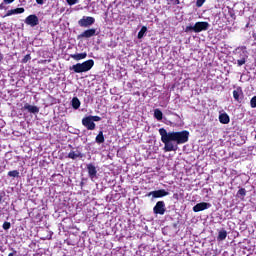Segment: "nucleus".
I'll use <instances>...</instances> for the list:
<instances>
[{"mask_svg": "<svg viewBox=\"0 0 256 256\" xmlns=\"http://www.w3.org/2000/svg\"><path fill=\"white\" fill-rule=\"evenodd\" d=\"M14 255H15V253H13V252L8 254V256H14Z\"/></svg>", "mask_w": 256, "mask_h": 256, "instance_id": "37", "label": "nucleus"}, {"mask_svg": "<svg viewBox=\"0 0 256 256\" xmlns=\"http://www.w3.org/2000/svg\"><path fill=\"white\" fill-rule=\"evenodd\" d=\"M96 143H105V136H103V131H100L95 139Z\"/></svg>", "mask_w": 256, "mask_h": 256, "instance_id": "20", "label": "nucleus"}, {"mask_svg": "<svg viewBox=\"0 0 256 256\" xmlns=\"http://www.w3.org/2000/svg\"><path fill=\"white\" fill-rule=\"evenodd\" d=\"M30 59H31V55L27 54V55L23 58V63H27Z\"/></svg>", "mask_w": 256, "mask_h": 256, "instance_id": "32", "label": "nucleus"}, {"mask_svg": "<svg viewBox=\"0 0 256 256\" xmlns=\"http://www.w3.org/2000/svg\"><path fill=\"white\" fill-rule=\"evenodd\" d=\"M247 56L242 57L241 59L237 60L238 67H242V65H245Z\"/></svg>", "mask_w": 256, "mask_h": 256, "instance_id": "23", "label": "nucleus"}, {"mask_svg": "<svg viewBox=\"0 0 256 256\" xmlns=\"http://www.w3.org/2000/svg\"><path fill=\"white\" fill-rule=\"evenodd\" d=\"M218 241H225L227 239V231L226 230H220L218 233Z\"/></svg>", "mask_w": 256, "mask_h": 256, "instance_id": "19", "label": "nucleus"}, {"mask_svg": "<svg viewBox=\"0 0 256 256\" xmlns=\"http://www.w3.org/2000/svg\"><path fill=\"white\" fill-rule=\"evenodd\" d=\"M0 9H5V6L2 4H0Z\"/></svg>", "mask_w": 256, "mask_h": 256, "instance_id": "36", "label": "nucleus"}, {"mask_svg": "<svg viewBox=\"0 0 256 256\" xmlns=\"http://www.w3.org/2000/svg\"><path fill=\"white\" fill-rule=\"evenodd\" d=\"M159 135L162 143H164V151L170 153L171 151H177L179 145L187 143L189 141V131L184 130L180 132H167L165 128L159 129Z\"/></svg>", "mask_w": 256, "mask_h": 256, "instance_id": "1", "label": "nucleus"}, {"mask_svg": "<svg viewBox=\"0 0 256 256\" xmlns=\"http://www.w3.org/2000/svg\"><path fill=\"white\" fill-rule=\"evenodd\" d=\"M166 211L167 208L165 207L164 201H158L153 208V213H155V215H165Z\"/></svg>", "mask_w": 256, "mask_h": 256, "instance_id": "3", "label": "nucleus"}, {"mask_svg": "<svg viewBox=\"0 0 256 256\" xmlns=\"http://www.w3.org/2000/svg\"><path fill=\"white\" fill-rule=\"evenodd\" d=\"M180 3H181V1H179V0H173L174 5H179Z\"/></svg>", "mask_w": 256, "mask_h": 256, "instance_id": "34", "label": "nucleus"}, {"mask_svg": "<svg viewBox=\"0 0 256 256\" xmlns=\"http://www.w3.org/2000/svg\"><path fill=\"white\" fill-rule=\"evenodd\" d=\"M1 201H3V197L0 196V204H1Z\"/></svg>", "mask_w": 256, "mask_h": 256, "instance_id": "38", "label": "nucleus"}, {"mask_svg": "<svg viewBox=\"0 0 256 256\" xmlns=\"http://www.w3.org/2000/svg\"><path fill=\"white\" fill-rule=\"evenodd\" d=\"M233 98L237 103H241V101H243V90L241 87H238L233 91Z\"/></svg>", "mask_w": 256, "mask_h": 256, "instance_id": "11", "label": "nucleus"}, {"mask_svg": "<svg viewBox=\"0 0 256 256\" xmlns=\"http://www.w3.org/2000/svg\"><path fill=\"white\" fill-rule=\"evenodd\" d=\"M79 157H83V155L81 154V151L79 150H71L69 153H68V159H79Z\"/></svg>", "mask_w": 256, "mask_h": 256, "instance_id": "15", "label": "nucleus"}, {"mask_svg": "<svg viewBox=\"0 0 256 256\" xmlns=\"http://www.w3.org/2000/svg\"><path fill=\"white\" fill-rule=\"evenodd\" d=\"M13 1H15V0H4V3L11 4V3H13Z\"/></svg>", "mask_w": 256, "mask_h": 256, "instance_id": "33", "label": "nucleus"}, {"mask_svg": "<svg viewBox=\"0 0 256 256\" xmlns=\"http://www.w3.org/2000/svg\"><path fill=\"white\" fill-rule=\"evenodd\" d=\"M71 59H74V61H81L82 59H87V52L79 53V54H71Z\"/></svg>", "mask_w": 256, "mask_h": 256, "instance_id": "16", "label": "nucleus"}, {"mask_svg": "<svg viewBox=\"0 0 256 256\" xmlns=\"http://www.w3.org/2000/svg\"><path fill=\"white\" fill-rule=\"evenodd\" d=\"M24 109L28 112V113H33L34 115L39 113V107L37 106H33L31 104H25L24 105Z\"/></svg>", "mask_w": 256, "mask_h": 256, "instance_id": "14", "label": "nucleus"}, {"mask_svg": "<svg viewBox=\"0 0 256 256\" xmlns=\"http://www.w3.org/2000/svg\"><path fill=\"white\" fill-rule=\"evenodd\" d=\"M211 204L207 202L198 203L193 207L194 213H199V211H205V209H209Z\"/></svg>", "mask_w": 256, "mask_h": 256, "instance_id": "10", "label": "nucleus"}, {"mask_svg": "<svg viewBox=\"0 0 256 256\" xmlns=\"http://www.w3.org/2000/svg\"><path fill=\"white\" fill-rule=\"evenodd\" d=\"M209 29L208 22H196L194 24V33H201V31H207Z\"/></svg>", "mask_w": 256, "mask_h": 256, "instance_id": "8", "label": "nucleus"}, {"mask_svg": "<svg viewBox=\"0 0 256 256\" xmlns=\"http://www.w3.org/2000/svg\"><path fill=\"white\" fill-rule=\"evenodd\" d=\"M169 192L165 189L155 190L148 193V197H153V199H161V197H167Z\"/></svg>", "mask_w": 256, "mask_h": 256, "instance_id": "4", "label": "nucleus"}, {"mask_svg": "<svg viewBox=\"0 0 256 256\" xmlns=\"http://www.w3.org/2000/svg\"><path fill=\"white\" fill-rule=\"evenodd\" d=\"M68 5H76V3H79V0H66Z\"/></svg>", "mask_w": 256, "mask_h": 256, "instance_id": "30", "label": "nucleus"}, {"mask_svg": "<svg viewBox=\"0 0 256 256\" xmlns=\"http://www.w3.org/2000/svg\"><path fill=\"white\" fill-rule=\"evenodd\" d=\"M90 119H92V121H93V123H94V121H101V117H99V116H90Z\"/></svg>", "mask_w": 256, "mask_h": 256, "instance_id": "31", "label": "nucleus"}, {"mask_svg": "<svg viewBox=\"0 0 256 256\" xmlns=\"http://www.w3.org/2000/svg\"><path fill=\"white\" fill-rule=\"evenodd\" d=\"M87 171L89 178L91 179V181H93L97 177V167H95V165L91 163L87 164Z\"/></svg>", "mask_w": 256, "mask_h": 256, "instance_id": "9", "label": "nucleus"}, {"mask_svg": "<svg viewBox=\"0 0 256 256\" xmlns=\"http://www.w3.org/2000/svg\"><path fill=\"white\" fill-rule=\"evenodd\" d=\"M2 228L4 229V231H9V229H11V223L10 222H4L2 225Z\"/></svg>", "mask_w": 256, "mask_h": 256, "instance_id": "25", "label": "nucleus"}, {"mask_svg": "<svg viewBox=\"0 0 256 256\" xmlns=\"http://www.w3.org/2000/svg\"><path fill=\"white\" fill-rule=\"evenodd\" d=\"M82 125L85 126L88 131H94L96 127L95 122H93L90 116L84 117L82 119Z\"/></svg>", "mask_w": 256, "mask_h": 256, "instance_id": "6", "label": "nucleus"}, {"mask_svg": "<svg viewBox=\"0 0 256 256\" xmlns=\"http://www.w3.org/2000/svg\"><path fill=\"white\" fill-rule=\"evenodd\" d=\"M154 117L157 119V121H161L163 119V112L159 109L154 110Z\"/></svg>", "mask_w": 256, "mask_h": 256, "instance_id": "21", "label": "nucleus"}, {"mask_svg": "<svg viewBox=\"0 0 256 256\" xmlns=\"http://www.w3.org/2000/svg\"><path fill=\"white\" fill-rule=\"evenodd\" d=\"M21 13H25V8H16L8 10L3 17H11V15H20Z\"/></svg>", "mask_w": 256, "mask_h": 256, "instance_id": "13", "label": "nucleus"}, {"mask_svg": "<svg viewBox=\"0 0 256 256\" xmlns=\"http://www.w3.org/2000/svg\"><path fill=\"white\" fill-rule=\"evenodd\" d=\"M250 106L252 109L256 108V96H253L250 100Z\"/></svg>", "mask_w": 256, "mask_h": 256, "instance_id": "26", "label": "nucleus"}, {"mask_svg": "<svg viewBox=\"0 0 256 256\" xmlns=\"http://www.w3.org/2000/svg\"><path fill=\"white\" fill-rule=\"evenodd\" d=\"M93 65H95V61L90 59L83 63H77L71 66L70 71H74V73H87V71H91V69H93Z\"/></svg>", "mask_w": 256, "mask_h": 256, "instance_id": "2", "label": "nucleus"}, {"mask_svg": "<svg viewBox=\"0 0 256 256\" xmlns=\"http://www.w3.org/2000/svg\"><path fill=\"white\" fill-rule=\"evenodd\" d=\"M8 177H19V171L14 170V171L8 172Z\"/></svg>", "mask_w": 256, "mask_h": 256, "instance_id": "24", "label": "nucleus"}, {"mask_svg": "<svg viewBox=\"0 0 256 256\" xmlns=\"http://www.w3.org/2000/svg\"><path fill=\"white\" fill-rule=\"evenodd\" d=\"M93 23H95V18L91 16H84L82 19L78 21V25H80V27H91Z\"/></svg>", "mask_w": 256, "mask_h": 256, "instance_id": "5", "label": "nucleus"}, {"mask_svg": "<svg viewBox=\"0 0 256 256\" xmlns=\"http://www.w3.org/2000/svg\"><path fill=\"white\" fill-rule=\"evenodd\" d=\"M219 121L223 125H227V124H229L231 119L229 118V115L227 113H222V114L219 115Z\"/></svg>", "mask_w": 256, "mask_h": 256, "instance_id": "17", "label": "nucleus"}, {"mask_svg": "<svg viewBox=\"0 0 256 256\" xmlns=\"http://www.w3.org/2000/svg\"><path fill=\"white\" fill-rule=\"evenodd\" d=\"M25 23L26 25H30V27H37L39 25V17L35 14L29 15L26 17Z\"/></svg>", "mask_w": 256, "mask_h": 256, "instance_id": "7", "label": "nucleus"}, {"mask_svg": "<svg viewBox=\"0 0 256 256\" xmlns=\"http://www.w3.org/2000/svg\"><path fill=\"white\" fill-rule=\"evenodd\" d=\"M71 103H72L73 109H79L81 107V101L77 97H74Z\"/></svg>", "mask_w": 256, "mask_h": 256, "instance_id": "18", "label": "nucleus"}, {"mask_svg": "<svg viewBox=\"0 0 256 256\" xmlns=\"http://www.w3.org/2000/svg\"><path fill=\"white\" fill-rule=\"evenodd\" d=\"M96 33H97V29L91 28V29L84 31L82 34H80V37L89 39L91 37H95Z\"/></svg>", "mask_w": 256, "mask_h": 256, "instance_id": "12", "label": "nucleus"}, {"mask_svg": "<svg viewBox=\"0 0 256 256\" xmlns=\"http://www.w3.org/2000/svg\"><path fill=\"white\" fill-rule=\"evenodd\" d=\"M206 0H197L196 1V6L197 7H203V4L205 3Z\"/></svg>", "mask_w": 256, "mask_h": 256, "instance_id": "29", "label": "nucleus"}, {"mask_svg": "<svg viewBox=\"0 0 256 256\" xmlns=\"http://www.w3.org/2000/svg\"><path fill=\"white\" fill-rule=\"evenodd\" d=\"M145 33H147V27L143 26L138 32V39H143V37H145Z\"/></svg>", "mask_w": 256, "mask_h": 256, "instance_id": "22", "label": "nucleus"}, {"mask_svg": "<svg viewBox=\"0 0 256 256\" xmlns=\"http://www.w3.org/2000/svg\"><path fill=\"white\" fill-rule=\"evenodd\" d=\"M36 3L38 4V5H43V0H36Z\"/></svg>", "mask_w": 256, "mask_h": 256, "instance_id": "35", "label": "nucleus"}, {"mask_svg": "<svg viewBox=\"0 0 256 256\" xmlns=\"http://www.w3.org/2000/svg\"><path fill=\"white\" fill-rule=\"evenodd\" d=\"M191 31L195 32V25L194 26H187L185 28V33H191Z\"/></svg>", "mask_w": 256, "mask_h": 256, "instance_id": "28", "label": "nucleus"}, {"mask_svg": "<svg viewBox=\"0 0 256 256\" xmlns=\"http://www.w3.org/2000/svg\"><path fill=\"white\" fill-rule=\"evenodd\" d=\"M238 195H241V197H245V195H247V190H245V188L239 189Z\"/></svg>", "mask_w": 256, "mask_h": 256, "instance_id": "27", "label": "nucleus"}]
</instances>
